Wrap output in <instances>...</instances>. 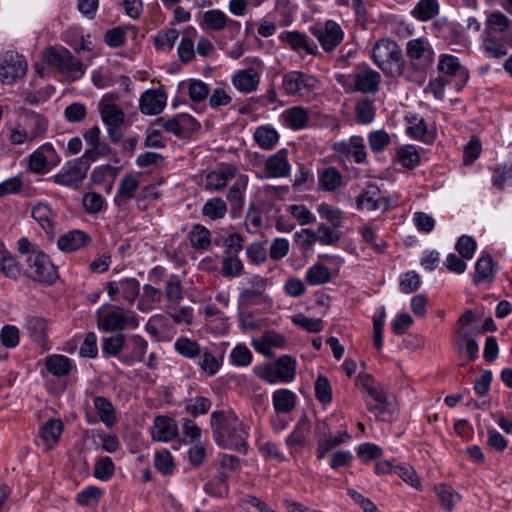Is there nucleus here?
Masks as SVG:
<instances>
[{"label": "nucleus", "instance_id": "f257e3e1", "mask_svg": "<svg viewBox=\"0 0 512 512\" xmlns=\"http://www.w3.org/2000/svg\"><path fill=\"white\" fill-rule=\"evenodd\" d=\"M213 437L218 446L247 453V436L242 421L234 413L214 411L210 417Z\"/></svg>", "mask_w": 512, "mask_h": 512}, {"label": "nucleus", "instance_id": "f03ea898", "mask_svg": "<svg viewBox=\"0 0 512 512\" xmlns=\"http://www.w3.org/2000/svg\"><path fill=\"white\" fill-rule=\"evenodd\" d=\"M18 251L25 256V275L38 282L52 284L58 278L55 265L36 244L30 242L26 237H21L18 242Z\"/></svg>", "mask_w": 512, "mask_h": 512}, {"label": "nucleus", "instance_id": "7ed1b4c3", "mask_svg": "<svg viewBox=\"0 0 512 512\" xmlns=\"http://www.w3.org/2000/svg\"><path fill=\"white\" fill-rule=\"evenodd\" d=\"M406 55L407 62L403 60L401 55L400 76L410 82L420 83L423 80L425 70L433 63V51L425 40L415 38L407 42Z\"/></svg>", "mask_w": 512, "mask_h": 512}, {"label": "nucleus", "instance_id": "20e7f679", "mask_svg": "<svg viewBox=\"0 0 512 512\" xmlns=\"http://www.w3.org/2000/svg\"><path fill=\"white\" fill-rule=\"evenodd\" d=\"M359 381L372 399L367 402L368 411L379 421H391L395 411L393 395L387 394L382 384L368 374L361 375Z\"/></svg>", "mask_w": 512, "mask_h": 512}, {"label": "nucleus", "instance_id": "39448f33", "mask_svg": "<svg viewBox=\"0 0 512 512\" xmlns=\"http://www.w3.org/2000/svg\"><path fill=\"white\" fill-rule=\"evenodd\" d=\"M44 60L71 82L79 80L85 73L82 61L74 57L66 48L48 49L44 53Z\"/></svg>", "mask_w": 512, "mask_h": 512}, {"label": "nucleus", "instance_id": "423d86ee", "mask_svg": "<svg viewBox=\"0 0 512 512\" xmlns=\"http://www.w3.org/2000/svg\"><path fill=\"white\" fill-rule=\"evenodd\" d=\"M401 53V49L395 41L382 38L373 45L371 58L384 72L387 71L392 64H395L396 73L400 76Z\"/></svg>", "mask_w": 512, "mask_h": 512}, {"label": "nucleus", "instance_id": "0eeeda50", "mask_svg": "<svg viewBox=\"0 0 512 512\" xmlns=\"http://www.w3.org/2000/svg\"><path fill=\"white\" fill-rule=\"evenodd\" d=\"M309 31L326 53L334 51L344 39V31L341 26L330 19L310 26Z\"/></svg>", "mask_w": 512, "mask_h": 512}, {"label": "nucleus", "instance_id": "6e6552de", "mask_svg": "<svg viewBox=\"0 0 512 512\" xmlns=\"http://www.w3.org/2000/svg\"><path fill=\"white\" fill-rule=\"evenodd\" d=\"M318 80L300 71H290L283 76L282 88L287 95L304 97L317 89Z\"/></svg>", "mask_w": 512, "mask_h": 512}, {"label": "nucleus", "instance_id": "1a4fd4ad", "mask_svg": "<svg viewBox=\"0 0 512 512\" xmlns=\"http://www.w3.org/2000/svg\"><path fill=\"white\" fill-rule=\"evenodd\" d=\"M89 167L88 160L76 158L67 162L60 172L52 177L53 181L62 186L76 188L85 179Z\"/></svg>", "mask_w": 512, "mask_h": 512}, {"label": "nucleus", "instance_id": "9d476101", "mask_svg": "<svg viewBox=\"0 0 512 512\" xmlns=\"http://www.w3.org/2000/svg\"><path fill=\"white\" fill-rule=\"evenodd\" d=\"M27 63L23 56L13 51L6 52L0 60V81L12 84L25 75Z\"/></svg>", "mask_w": 512, "mask_h": 512}, {"label": "nucleus", "instance_id": "9b49d317", "mask_svg": "<svg viewBox=\"0 0 512 512\" xmlns=\"http://www.w3.org/2000/svg\"><path fill=\"white\" fill-rule=\"evenodd\" d=\"M332 149L343 158H353L358 164L367 163L366 146L362 136L353 135L348 141L335 142Z\"/></svg>", "mask_w": 512, "mask_h": 512}, {"label": "nucleus", "instance_id": "f8f14e48", "mask_svg": "<svg viewBox=\"0 0 512 512\" xmlns=\"http://www.w3.org/2000/svg\"><path fill=\"white\" fill-rule=\"evenodd\" d=\"M106 290L112 301L123 299L128 303H133L139 296L140 283L136 278L110 281L106 284Z\"/></svg>", "mask_w": 512, "mask_h": 512}, {"label": "nucleus", "instance_id": "ddd939ff", "mask_svg": "<svg viewBox=\"0 0 512 512\" xmlns=\"http://www.w3.org/2000/svg\"><path fill=\"white\" fill-rule=\"evenodd\" d=\"M58 162L59 157L55 149L51 144L46 143L30 155L29 169L32 172L42 174L48 172Z\"/></svg>", "mask_w": 512, "mask_h": 512}, {"label": "nucleus", "instance_id": "4468645a", "mask_svg": "<svg viewBox=\"0 0 512 512\" xmlns=\"http://www.w3.org/2000/svg\"><path fill=\"white\" fill-rule=\"evenodd\" d=\"M456 333L455 346L459 355L466 356L468 360L474 361L479 353L477 337L480 335V331H469L464 327L457 330Z\"/></svg>", "mask_w": 512, "mask_h": 512}, {"label": "nucleus", "instance_id": "2eb2a0df", "mask_svg": "<svg viewBox=\"0 0 512 512\" xmlns=\"http://www.w3.org/2000/svg\"><path fill=\"white\" fill-rule=\"evenodd\" d=\"M261 79L260 69L248 67L238 70L232 76V84L242 93H251L258 89Z\"/></svg>", "mask_w": 512, "mask_h": 512}, {"label": "nucleus", "instance_id": "dca6fc26", "mask_svg": "<svg viewBox=\"0 0 512 512\" xmlns=\"http://www.w3.org/2000/svg\"><path fill=\"white\" fill-rule=\"evenodd\" d=\"M359 208L386 211L389 208L388 200L381 195L377 185L369 184L357 198Z\"/></svg>", "mask_w": 512, "mask_h": 512}, {"label": "nucleus", "instance_id": "f3484780", "mask_svg": "<svg viewBox=\"0 0 512 512\" xmlns=\"http://www.w3.org/2000/svg\"><path fill=\"white\" fill-rule=\"evenodd\" d=\"M356 91L364 94H374L379 91L381 75L370 67H364L354 72Z\"/></svg>", "mask_w": 512, "mask_h": 512}, {"label": "nucleus", "instance_id": "a211bd4d", "mask_svg": "<svg viewBox=\"0 0 512 512\" xmlns=\"http://www.w3.org/2000/svg\"><path fill=\"white\" fill-rule=\"evenodd\" d=\"M287 155V150L281 149L268 157L265 162V169L268 172V177L283 178L289 175L291 166Z\"/></svg>", "mask_w": 512, "mask_h": 512}, {"label": "nucleus", "instance_id": "6ab92c4d", "mask_svg": "<svg viewBox=\"0 0 512 512\" xmlns=\"http://www.w3.org/2000/svg\"><path fill=\"white\" fill-rule=\"evenodd\" d=\"M99 325L103 330L113 332L124 329L126 325L137 327L138 321L134 315L126 316L119 311H111L103 316Z\"/></svg>", "mask_w": 512, "mask_h": 512}, {"label": "nucleus", "instance_id": "aec40b11", "mask_svg": "<svg viewBox=\"0 0 512 512\" xmlns=\"http://www.w3.org/2000/svg\"><path fill=\"white\" fill-rule=\"evenodd\" d=\"M165 104V94L156 90H147L140 98L141 112L146 115H157L161 113Z\"/></svg>", "mask_w": 512, "mask_h": 512}, {"label": "nucleus", "instance_id": "412c9836", "mask_svg": "<svg viewBox=\"0 0 512 512\" xmlns=\"http://www.w3.org/2000/svg\"><path fill=\"white\" fill-rule=\"evenodd\" d=\"M91 241L88 234L81 230H72L65 235L59 237L57 241L58 248L64 252H74L86 245Z\"/></svg>", "mask_w": 512, "mask_h": 512}, {"label": "nucleus", "instance_id": "4be33fe9", "mask_svg": "<svg viewBox=\"0 0 512 512\" xmlns=\"http://www.w3.org/2000/svg\"><path fill=\"white\" fill-rule=\"evenodd\" d=\"M177 435L175 421L167 416H157L154 419L152 436L154 440L167 442Z\"/></svg>", "mask_w": 512, "mask_h": 512}, {"label": "nucleus", "instance_id": "5701e85b", "mask_svg": "<svg viewBox=\"0 0 512 512\" xmlns=\"http://www.w3.org/2000/svg\"><path fill=\"white\" fill-rule=\"evenodd\" d=\"M311 431V423L306 415H303L295 425L293 431L286 437L285 443L287 447L293 449L295 447L304 446L306 439Z\"/></svg>", "mask_w": 512, "mask_h": 512}, {"label": "nucleus", "instance_id": "b1692460", "mask_svg": "<svg viewBox=\"0 0 512 512\" xmlns=\"http://www.w3.org/2000/svg\"><path fill=\"white\" fill-rule=\"evenodd\" d=\"M280 39L287 43L294 51H304L306 54L314 55L315 47L309 43V38L304 33L298 31H284L280 35Z\"/></svg>", "mask_w": 512, "mask_h": 512}, {"label": "nucleus", "instance_id": "393cba45", "mask_svg": "<svg viewBox=\"0 0 512 512\" xmlns=\"http://www.w3.org/2000/svg\"><path fill=\"white\" fill-rule=\"evenodd\" d=\"M93 404L99 420L106 427L110 428L117 422L116 410L108 398L104 396H95L93 398Z\"/></svg>", "mask_w": 512, "mask_h": 512}, {"label": "nucleus", "instance_id": "a878e982", "mask_svg": "<svg viewBox=\"0 0 512 512\" xmlns=\"http://www.w3.org/2000/svg\"><path fill=\"white\" fill-rule=\"evenodd\" d=\"M45 367L53 376L62 377L71 372L73 369V361L67 356L53 354L46 357Z\"/></svg>", "mask_w": 512, "mask_h": 512}, {"label": "nucleus", "instance_id": "bb28decb", "mask_svg": "<svg viewBox=\"0 0 512 512\" xmlns=\"http://www.w3.org/2000/svg\"><path fill=\"white\" fill-rule=\"evenodd\" d=\"M297 396L288 389H278L272 395V403L275 411L280 414H288L296 406Z\"/></svg>", "mask_w": 512, "mask_h": 512}, {"label": "nucleus", "instance_id": "cd10ccee", "mask_svg": "<svg viewBox=\"0 0 512 512\" xmlns=\"http://www.w3.org/2000/svg\"><path fill=\"white\" fill-rule=\"evenodd\" d=\"M235 177V168L232 166L222 167L208 174L206 188L210 191L223 189L229 180Z\"/></svg>", "mask_w": 512, "mask_h": 512}, {"label": "nucleus", "instance_id": "c85d7f7f", "mask_svg": "<svg viewBox=\"0 0 512 512\" xmlns=\"http://www.w3.org/2000/svg\"><path fill=\"white\" fill-rule=\"evenodd\" d=\"M248 178L245 175H240L233 185L229 188L226 195L227 200L230 202L232 211L237 212L243 208L244 205V192L247 188Z\"/></svg>", "mask_w": 512, "mask_h": 512}, {"label": "nucleus", "instance_id": "c756f323", "mask_svg": "<svg viewBox=\"0 0 512 512\" xmlns=\"http://www.w3.org/2000/svg\"><path fill=\"white\" fill-rule=\"evenodd\" d=\"M138 187V181L133 175L124 176L118 185L115 203L118 206L125 205L128 200L136 196Z\"/></svg>", "mask_w": 512, "mask_h": 512}, {"label": "nucleus", "instance_id": "7c9ffc66", "mask_svg": "<svg viewBox=\"0 0 512 512\" xmlns=\"http://www.w3.org/2000/svg\"><path fill=\"white\" fill-rule=\"evenodd\" d=\"M63 432V423L60 419H49L40 429V437L51 448L56 444Z\"/></svg>", "mask_w": 512, "mask_h": 512}, {"label": "nucleus", "instance_id": "2f4dec72", "mask_svg": "<svg viewBox=\"0 0 512 512\" xmlns=\"http://www.w3.org/2000/svg\"><path fill=\"white\" fill-rule=\"evenodd\" d=\"M24 126L28 130L30 139L34 140L46 133L48 122L42 115L28 112L24 117Z\"/></svg>", "mask_w": 512, "mask_h": 512}, {"label": "nucleus", "instance_id": "473e14b6", "mask_svg": "<svg viewBox=\"0 0 512 512\" xmlns=\"http://www.w3.org/2000/svg\"><path fill=\"white\" fill-rule=\"evenodd\" d=\"M252 283L256 286L255 288H247L240 293L239 301L244 305H254L260 302L267 285V280L256 276L253 278Z\"/></svg>", "mask_w": 512, "mask_h": 512}, {"label": "nucleus", "instance_id": "72a5a7b5", "mask_svg": "<svg viewBox=\"0 0 512 512\" xmlns=\"http://www.w3.org/2000/svg\"><path fill=\"white\" fill-rule=\"evenodd\" d=\"M101 120L106 126H120L125 119L122 109L114 103L100 102Z\"/></svg>", "mask_w": 512, "mask_h": 512}, {"label": "nucleus", "instance_id": "f704fd0d", "mask_svg": "<svg viewBox=\"0 0 512 512\" xmlns=\"http://www.w3.org/2000/svg\"><path fill=\"white\" fill-rule=\"evenodd\" d=\"M276 374L280 378V382L288 383L294 380L296 375V360L289 356L283 355L279 357L275 363Z\"/></svg>", "mask_w": 512, "mask_h": 512}, {"label": "nucleus", "instance_id": "c9c22d12", "mask_svg": "<svg viewBox=\"0 0 512 512\" xmlns=\"http://www.w3.org/2000/svg\"><path fill=\"white\" fill-rule=\"evenodd\" d=\"M318 184L321 189L333 192L342 185V175L335 167H327L318 175Z\"/></svg>", "mask_w": 512, "mask_h": 512}, {"label": "nucleus", "instance_id": "e433bc0d", "mask_svg": "<svg viewBox=\"0 0 512 512\" xmlns=\"http://www.w3.org/2000/svg\"><path fill=\"white\" fill-rule=\"evenodd\" d=\"M493 278L494 273L492 257L489 253H484L476 261L474 283L479 285L486 280L491 281Z\"/></svg>", "mask_w": 512, "mask_h": 512}, {"label": "nucleus", "instance_id": "4c0bfd02", "mask_svg": "<svg viewBox=\"0 0 512 512\" xmlns=\"http://www.w3.org/2000/svg\"><path fill=\"white\" fill-rule=\"evenodd\" d=\"M175 351L186 359H196L202 354V347L188 337H179L174 342Z\"/></svg>", "mask_w": 512, "mask_h": 512}, {"label": "nucleus", "instance_id": "58836bf2", "mask_svg": "<svg viewBox=\"0 0 512 512\" xmlns=\"http://www.w3.org/2000/svg\"><path fill=\"white\" fill-rule=\"evenodd\" d=\"M200 24L204 29L221 31L228 24V17L221 10H208L203 14V18Z\"/></svg>", "mask_w": 512, "mask_h": 512}, {"label": "nucleus", "instance_id": "ea45409f", "mask_svg": "<svg viewBox=\"0 0 512 512\" xmlns=\"http://www.w3.org/2000/svg\"><path fill=\"white\" fill-rule=\"evenodd\" d=\"M507 46L512 47V35H508L504 39L496 37H486L483 43L485 51L495 58H500L507 54Z\"/></svg>", "mask_w": 512, "mask_h": 512}, {"label": "nucleus", "instance_id": "a19ab883", "mask_svg": "<svg viewBox=\"0 0 512 512\" xmlns=\"http://www.w3.org/2000/svg\"><path fill=\"white\" fill-rule=\"evenodd\" d=\"M188 237L192 247L197 250H206L212 243L210 231L200 224L193 226Z\"/></svg>", "mask_w": 512, "mask_h": 512}, {"label": "nucleus", "instance_id": "79ce46f5", "mask_svg": "<svg viewBox=\"0 0 512 512\" xmlns=\"http://www.w3.org/2000/svg\"><path fill=\"white\" fill-rule=\"evenodd\" d=\"M468 80V70L460 64L457 57L450 55V86L455 81L454 87L457 91H460Z\"/></svg>", "mask_w": 512, "mask_h": 512}, {"label": "nucleus", "instance_id": "37998d69", "mask_svg": "<svg viewBox=\"0 0 512 512\" xmlns=\"http://www.w3.org/2000/svg\"><path fill=\"white\" fill-rule=\"evenodd\" d=\"M439 12L437 0H420L412 9L411 14L420 21H428Z\"/></svg>", "mask_w": 512, "mask_h": 512}, {"label": "nucleus", "instance_id": "c03bdc74", "mask_svg": "<svg viewBox=\"0 0 512 512\" xmlns=\"http://www.w3.org/2000/svg\"><path fill=\"white\" fill-rule=\"evenodd\" d=\"M131 352L129 355H125L121 358V360L127 364H131L135 361L142 362L144 361V355L147 351L148 343L147 341L139 336L134 335L131 338Z\"/></svg>", "mask_w": 512, "mask_h": 512}, {"label": "nucleus", "instance_id": "a18cd8bd", "mask_svg": "<svg viewBox=\"0 0 512 512\" xmlns=\"http://www.w3.org/2000/svg\"><path fill=\"white\" fill-rule=\"evenodd\" d=\"M204 491L213 497H224L228 494V476L221 472L204 485Z\"/></svg>", "mask_w": 512, "mask_h": 512}, {"label": "nucleus", "instance_id": "49530a36", "mask_svg": "<svg viewBox=\"0 0 512 512\" xmlns=\"http://www.w3.org/2000/svg\"><path fill=\"white\" fill-rule=\"evenodd\" d=\"M305 278L312 286L322 285L330 281V270L323 264L316 263L307 269Z\"/></svg>", "mask_w": 512, "mask_h": 512}, {"label": "nucleus", "instance_id": "de8ad7c7", "mask_svg": "<svg viewBox=\"0 0 512 512\" xmlns=\"http://www.w3.org/2000/svg\"><path fill=\"white\" fill-rule=\"evenodd\" d=\"M202 213L211 220L221 219L227 213V205L223 199L214 197L205 202Z\"/></svg>", "mask_w": 512, "mask_h": 512}, {"label": "nucleus", "instance_id": "09e8293b", "mask_svg": "<svg viewBox=\"0 0 512 512\" xmlns=\"http://www.w3.org/2000/svg\"><path fill=\"white\" fill-rule=\"evenodd\" d=\"M115 472V465L108 456H99L95 460L93 476L101 481L110 480Z\"/></svg>", "mask_w": 512, "mask_h": 512}, {"label": "nucleus", "instance_id": "8fccbe9b", "mask_svg": "<svg viewBox=\"0 0 512 512\" xmlns=\"http://www.w3.org/2000/svg\"><path fill=\"white\" fill-rule=\"evenodd\" d=\"M254 139L263 149H271L278 142L279 136L275 129L261 126L254 132Z\"/></svg>", "mask_w": 512, "mask_h": 512}, {"label": "nucleus", "instance_id": "3c124183", "mask_svg": "<svg viewBox=\"0 0 512 512\" xmlns=\"http://www.w3.org/2000/svg\"><path fill=\"white\" fill-rule=\"evenodd\" d=\"M25 327L30 334V337L35 342H42L46 337V321L37 316H28L26 318Z\"/></svg>", "mask_w": 512, "mask_h": 512}, {"label": "nucleus", "instance_id": "603ef678", "mask_svg": "<svg viewBox=\"0 0 512 512\" xmlns=\"http://www.w3.org/2000/svg\"><path fill=\"white\" fill-rule=\"evenodd\" d=\"M397 161L405 168H414L420 162V155L413 145H405L398 149Z\"/></svg>", "mask_w": 512, "mask_h": 512}, {"label": "nucleus", "instance_id": "864d4df0", "mask_svg": "<svg viewBox=\"0 0 512 512\" xmlns=\"http://www.w3.org/2000/svg\"><path fill=\"white\" fill-rule=\"evenodd\" d=\"M165 295L169 302L180 303L184 298V289L178 275H170L165 285Z\"/></svg>", "mask_w": 512, "mask_h": 512}, {"label": "nucleus", "instance_id": "5fc2aeb1", "mask_svg": "<svg viewBox=\"0 0 512 512\" xmlns=\"http://www.w3.org/2000/svg\"><path fill=\"white\" fill-rule=\"evenodd\" d=\"M367 139L373 153L383 152L391 143L390 135L382 129L369 132Z\"/></svg>", "mask_w": 512, "mask_h": 512}, {"label": "nucleus", "instance_id": "6e6d98bb", "mask_svg": "<svg viewBox=\"0 0 512 512\" xmlns=\"http://www.w3.org/2000/svg\"><path fill=\"white\" fill-rule=\"evenodd\" d=\"M32 217L40 224L47 233L51 232L53 225L51 222L52 211L45 203H37L31 211Z\"/></svg>", "mask_w": 512, "mask_h": 512}, {"label": "nucleus", "instance_id": "4d7b16f0", "mask_svg": "<svg viewBox=\"0 0 512 512\" xmlns=\"http://www.w3.org/2000/svg\"><path fill=\"white\" fill-rule=\"evenodd\" d=\"M286 122L294 130H299L307 125L308 112L303 107H293L285 112Z\"/></svg>", "mask_w": 512, "mask_h": 512}, {"label": "nucleus", "instance_id": "13d9d810", "mask_svg": "<svg viewBox=\"0 0 512 512\" xmlns=\"http://www.w3.org/2000/svg\"><path fill=\"white\" fill-rule=\"evenodd\" d=\"M339 228L340 227H334L332 225L320 224L315 231L318 242L325 245H334L342 236Z\"/></svg>", "mask_w": 512, "mask_h": 512}, {"label": "nucleus", "instance_id": "bf43d9fd", "mask_svg": "<svg viewBox=\"0 0 512 512\" xmlns=\"http://www.w3.org/2000/svg\"><path fill=\"white\" fill-rule=\"evenodd\" d=\"M243 263L236 254H226L222 260L221 271L225 277L234 278L241 275Z\"/></svg>", "mask_w": 512, "mask_h": 512}, {"label": "nucleus", "instance_id": "052dcab7", "mask_svg": "<svg viewBox=\"0 0 512 512\" xmlns=\"http://www.w3.org/2000/svg\"><path fill=\"white\" fill-rule=\"evenodd\" d=\"M188 94L194 104H199L209 96L208 85L199 79H191L188 82Z\"/></svg>", "mask_w": 512, "mask_h": 512}, {"label": "nucleus", "instance_id": "680f3d73", "mask_svg": "<svg viewBox=\"0 0 512 512\" xmlns=\"http://www.w3.org/2000/svg\"><path fill=\"white\" fill-rule=\"evenodd\" d=\"M409 125L406 128L407 134L424 142H428L430 136L427 133V127L423 118L413 116L408 118Z\"/></svg>", "mask_w": 512, "mask_h": 512}, {"label": "nucleus", "instance_id": "e2e57ef3", "mask_svg": "<svg viewBox=\"0 0 512 512\" xmlns=\"http://www.w3.org/2000/svg\"><path fill=\"white\" fill-rule=\"evenodd\" d=\"M356 120L360 124H369L375 118V108L372 101L362 99L355 106Z\"/></svg>", "mask_w": 512, "mask_h": 512}, {"label": "nucleus", "instance_id": "0e129e2a", "mask_svg": "<svg viewBox=\"0 0 512 512\" xmlns=\"http://www.w3.org/2000/svg\"><path fill=\"white\" fill-rule=\"evenodd\" d=\"M317 211L321 218L327 220L334 227H341L343 222V212L332 205L321 203Z\"/></svg>", "mask_w": 512, "mask_h": 512}, {"label": "nucleus", "instance_id": "69168bd1", "mask_svg": "<svg viewBox=\"0 0 512 512\" xmlns=\"http://www.w3.org/2000/svg\"><path fill=\"white\" fill-rule=\"evenodd\" d=\"M0 271L8 278L18 279L21 275V265L15 257L7 250V255L0 259Z\"/></svg>", "mask_w": 512, "mask_h": 512}, {"label": "nucleus", "instance_id": "338daca9", "mask_svg": "<svg viewBox=\"0 0 512 512\" xmlns=\"http://www.w3.org/2000/svg\"><path fill=\"white\" fill-rule=\"evenodd\" d=\"M178 37L179 32L176 29L160 31L154 37V45L158 50L170 51Z\"/></svg>", "mask_w": 512, "mask_h": 512}, {"label": "nucleus", "instance_id": "774afa93", "mask_svg": "<svg viewBox=\"0 0 512 512\" xmlns=\"http://www.w3.org/2000/svg\"><path fill=\"white\" fill-rule=\"evenodd\" d=\"M492 183L499 189H503L505 186H512V162L494 169Z\"/></svg>", "mask_w": 512, "mask_h": 512}]
</instances>
